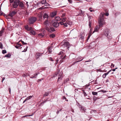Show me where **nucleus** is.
Here are the masks:
<instances>
[{
  "label": "nucleus",
  "instance_id": "obj_59",
  "mask_svg": "<svg viewBox=\"0 0 121 121\" xmlns=\"http://www.w3.org/2000/svg\"><path fill=\"white\" fill-rule=\"evenodd\" d=\"M105 15L106 16H108L109 15V14L108 13H105Z\"/></svg>",
  "mask_w": 121,
  "mask_h": 121
},
{
  "label": "nucleus",
  "instance_id": "obj_44",
  "mask_svg": "<svg viewBox=\"0 0 121 121\" xmlns=\"http://www.w3.org/2000/svg\"><path fill=\"white\" fill-rule=\"evenodd\" d=\"M32 97V96H29V97H27L26 99H27V100L29 99H30Z\"/></svg>",
  "mask_w": 121,
  "mask_h": 121
},
{
  "label": "nucleus",
  "instance_id": "obj_6",
  "mask_svg": "<svg viewBox=\"0 0 121 121\" xmlns=\"http://www.w3.org/2000/svg\"><path fill=\"white\" fill-rule=\"evenodd\" d=\"M66 18L65 17H62L61 18V21H60V24L61 25H64V26L65 27H66L67 26V24L66 23L65 21Z\"/></svg>",
  "mask_w": 121,
  "mask_h": 121
},
{
  "label": "nucleus",
  "instance_id": "obj_30",
  "mask_svg": "<svg viewBox=\"0 0 121 121\" xmlns=\"http://www.w3.org/2000/svg\"><path fill=\"white\" fill-rule=\"evenodd\" d=\"M38 17H39V19L40 20H41L42 19V16L41 14L39 15H38Z\"/></svg>",
  "mask_w": 121,
  "mask_h": 121
},
{
  "label": "nucleus",
  "instance_id": "obj_49",
  "mask_svg": "<svg viewBox=\"0 0 121 121\" xmlns=\"http://www.w3.org/2000/svg\"><path fill=\"white\" fill-rule=\"evenodd\" d=\"M22 43L23 45L26 44L27 43H24L23 41H22Z\"/></svg>",
  "mask_w": 121,
  "mask_h": 121
},
{
  "label": "nucleus",
  "instance_id": "obj_36",
  "mask_svg": "<svg viewBox=\"0 0 121 121\" xmlns=\"http://www.w3.org/2000/svg\"><path fill=\"white\" fill-rule=\"evenodd\" d=\"M2 52L3 54H4L7 53V52L5 50H3L2 51Z\"/></svg>",
  "mask_w": 121,
  "mask_h": 121
},
{
  "label": "nucleus",
  "instance_id": "obj_56",
  "mask_svg": "<svg viewBox=\"0 0 121 121\" xmlns=\"http://www.w3.org/2000/svg\"><path fill=\"white\" fill-rule=\"evenodd\" d=\"M68 1L70 2V3H72V1L71 0H68Z\"/></svg>",
  "mask_w": 121,
  "mask_h": 121
},
{
  "label": "nucleus",
  "instance_id": "obj_19",
  "mask_svg": "<svg viewBox=\"0 0 121 121\" xmlns=\"http://www.w3.org/2000/svg\"><path fill=\"white\" fill-rule=\"evenodd\" d=\"M46 2V0H42L39 2L38 3V4H44Z\"/></svg>",
  "mask_w": 121,
  "mask_h": 121
},
{
  "label": "nucleus",
  "instance_id": "obj_29",
  "mask_svg": "<svg viewBox=\"0 0 121 121\" xmlns=\"http://www.w3.org/2000/svg\"><path fill=\"white\" fill-rule=\"evenodd\" d=\"M64 50H62L61 51H60V53L59 55H63V54L64 53ZM61 58L62 57V56L61 55Z\"/></svg>",
  "mask_w": 121,
  "mask_h": 121
},
{
  "label": "nucleus",
  "instance_id": "obj_51",
  "mask_svg": "<svg viewBox=\"0 0 121 121\" xmlns=\"http://www.w3.org/2000/svg\"><path fill=\"white\" fill-rule=\"evenodd\" d=\"M22 76L23 77H26L27 76L25 74H23L22 75Z\"/></svg>",
  "mask_w": 121,
  "mask_h": 121
},
{
  "label": "nucleus",
  "instance_id": "obj_16",
  "mask_svg": "<svg viewBox=\"0 0 121 121\" xmlns=\"http://www.w3.org/2000/svg\"><path fill=\"white\" fill-rule=\"evenodd\" d=\"M80 110L82 112H85V111L86 110V109L84 107H83L81 105H80Z\"/></svg>",
  "mask_w": 121,
  "mask_h": 121
},
{
  "label": "nucleus",
  "instance_id": "obj_52",
  "mask_svg": "<svg viewBox=\"0 0 121 121\" xmlns=\"http://www.w3.org/2000/svg\"><path fill=\"white\" fill-rule=\"evenodd\" d=\"M114 65L113 64V63H112L111 64V67H113L114 66Z\"/></svg>",
  "mask_w": 121,
  "mask_h": 121
},
{
  "label": "nucleus",
  "instance_id": "obj_5",
  "mask_svg": "<svg viewBox=\"0 0 121 121\" xmlns=\"http://www.w3.org/2000/svg\"><path fill=\"white\" fill-rule=\"evenodd\" d=\"M37 18L34 17H32L29 19V22L30 24H32L34 23L37 20Z\"/></svg>",
  "mask_w": 121,
  "mask_h": 121
},
{
  "label": "nucleus",
  "instance_id": "obj_13",
  "mask_svg": "<svg viewBox=\"0 0 121 121\" xmlns=\"http://www.w3.org/2000/svg\"><path fill=\"white\" fill-rule=\"evenodd\" d=\"M5 29L4 28H2L1 30L0 31V37L2 36L4 33Z\"/></svg>",
  "mask_w": 121,
  "mask_h": 121
},
{
  "label": "nucleus",
  "instance_id": "obj_33",
  "mask_svg": "<svg viewBox=\"0 0 121 121\" xmlns=\"http://www.w3.org/2000/svg\"><path fill=\"white\" fill-rule=\"evenodd\" d=\"M88 35V36L87 38V41L89 39L90 36L91 35V33H89Z\"/></svg>",
  "mask_w": 121,
  "mask_h": 121
},
{
  "label": "nucleus",
  "instance_id": "obj_7",
  "mask_svg": "<svg viewBox=\"0 0 121 121\" xmlns=\"http://www.w3.org/2000/svg\"><path fill=\"white\" fill-rule=\"evenodd\" d=\"M19 0H14L13 3V8H17L19 5Z\"/></svg>",
  "mask_w": 121,
  "mask_h": 121
},
{
  "label": "nucleus",
  "instance_id": "obj_8",
  "mask_svg": "<svg viewBox=\"0 0 121 121\" xmlns=\"http://www.w3.org/2000/svg\"><path fill=\"white\" fill-rule=\"evenodd\" d=\"M52 25L55 28H57L59 24V23H58L57 21L52 20Z\"/></svg>",
  "mask_w": 121,
  "mask_h": 121
},
{
  "label": "nucleus",
  "instance_id": "obj_27",
  "mask_svg": "<svg viewBox=\"0 0 121 121\" xmlns=\"http://www.w3.org/2000/svg\"><path fill=\"white\" fill-rule=\"evenodd\" d=\"M21 46V44L20 43L18 44L17 45L15 46V47L17 49L19 48Z\"/></svg>",
  "mask_w": 121,
  "mask_h": 121
},
{
  "label": "nucleus",
  "instance_id": "obj_34",
  "mask_svg": "<svg viewBox=\"0 0 121 121\" xmlns=\"http://www.w3.org/2000/svg\"><path fill=\"white\" fill-rule=\"evenodd\" d=\"M83 94H84L85 97H86V96L87 95V94L85 91L84 90H83Z\"/></svg>",
  "mask_w": 121,
  "mask_h": 121
},
{
  "label": "nucleus",
  "instance_id": "obj_32",
  "mask_svg": "<svg viewBox=\"0 0 121 121\" xmlns=\"http://www.w3.org/2000/svg\"><path fill=\"white\" fill-rule=\"evenodd\" d=\"M49 94V93L45 92V94L43 95V96H47Z\"/></svg>",
  "mask_w": 121,
  "mask_h": 121
},
{
  "label": "nucleus",
  "instance_id": "obj_4",
  "mask_svg": "<svg viewBox=\"0 0 121 121\" xmlns=\"http://www.w3.org/2000/svg\"><path fill=\"white\" fill-rule=\"evenodd\" d=\"M61 44L62 47H66L67 48H69V43L68 42L65 41V40H64L61 42Z\"/></svg>",
  "mask_w": 121,
  "mask_h": 121
},
{
  "label": "nucleus",
  "instance_id": "obj_14",
  "mask_svg": "<svg viewBox=\"0 0 121 121\" xmlns=\"http://www.w3.org/2000/svg\"><path fill=\"white\" fill-rule=\"evenodd\" d=\"M29 33L31 35H35V31L33 30H31L29 31Z\"/></svg>",
  "mask_w": 121,
  "mask_h": 121
},
{
  "label": "nucleus",
  "instance_id": "obj_46",
  "mask_svg": "<svg viewBox=\"0 0 121 121\" xmlns=\"http://www.w3.org/2000/svg\"><path fill=\"white\" fill-rule=\"evenodd\" d=\"M65 15L66 14L65 13H62L61 16L62 17H63L65 16Z\"/></svg>",
  "mask_w": 121,
  "mask_h": 121
},
{
  "label": "nucleus",
  "instance_id": "obj_42",
  "mask_svg": "<svg viewBox=\"0 0 121 121\" xmlns=\"http://www.w3.org/2000/svg\"><path fill=\"white\" fill-rule=\"evenodd\" d=\"M39 74V72H38L36 73H35L34 75V76L36 77V76H37V75L38 74Z\"/></svg>",
  "mask_w": 121,
  "mask_h": 121
},
{
  "label": "nucleus",
  "instance_id": "obj_55",
  "mask_svg": "<svg viewBox=\"0 0 121 121\" xmlns=\"http://www.w3.org/2000/svg\"><path fill=\"white\" fill-rule=\"evenodd\" d=\"M91 61V60L90 59L88 60L87 61H85V62L86 63V62H90V61Z\"/></svg>",
  "mask_w": 121,
  "mask_h": 121
},
{
  "label": "nucleus",
  "instance_id": "obj_15",
  "mask_svg": "<svg viewBox=\"0 0 121 121\" xmlns=\"http://www.w3.org/2000/svg\"><path fill=\"white\" fill-rule=\"evenodd\" d=\"M84 35L82 33H81L80 35L79 36L80 38L82 40H83L84 38Z\"/></svg>",
  "mask_w": 121,
  "mask_h": 121
},
{
  "label": "nucleus",
  "instance_id": "obj_20",
  "mask_svg": "<svg viewBox=\"0 0 121 121\" xmlns=\"http://www.w3.org/2000/svg\"><path fill=\"white\" fill-rule=\"evenodd\" d=\"M52 48L51 47H48V51L49 54L51 53L52 52Z\"/></svg>",
  "mask_w": 121,
  "mask_h": 121
},
{
  "label": "nucleus",
  "instance_id": "obj_3",
  "mask_svg": "<svg viewBox=\"0 0 121 121\" xmlns=\"http://www.w3.org/2000/svg\"><path fill=\"white\" fill-rule=\"evenodd\" d=\"M104 33L105 36L109 39L112 38V36L110 33V30L107 28H106L104 31Z\"/></svg>",
  "mask_w": 121,
  "mask_h": 121
},
{
  "label": "nucleus",
  "instance_id": "obj_24",
  "mask_svg": "<svg viewBox=\"0 0 121 121\" xmlns=\"http://www.w3.org/2000/svg\"><path fill=\"white\" fill-rule=\"evenodd\" d=\"M60 18L59 17H55V20H56L57 22L58 21H60Z\"/></svg>",
  "mask_w": 121,
  "mask_h": 121
},
{
  "label": "nucleus",
  "instance_id": "obj_18",
  "mask_svg": "<svg viewBox=\"0 0 121 121\" xmlns=\"http://www.w3.org/2000/svg\"><path fill=\"white\" fill-rule=\"evenodd\" d=\"M62 73H61L59 74L58 78V81H60V80L62 79L61 77L62 76Z\"/></svg>",
  "mask_w": 121,
  "mask_h": 121
},
{
  "label": "nucleus",
  "instance_id": "obj_43",
  "mask_svg": "<svg viewBox=\"0 0 121 121\" xmlns=\"http://www.w3.org/2000/svg\"><path fill=\"white\" fill-rule=\"evenodd\" d=\"M28 48V47L27 46L26 47V48H25L24 50L22 51V52H25L27 51V48Z\"/></svg>",
  "mask_w": 121,
  "mask_h": 121
},
{
  "label": "nucleus",
  "instance_id": "obj_17",
  "mask_svg": "<svg viewBox=\"0 0 121 121\" xmlns=\"http://www.w3.org/2000/svg\"><path fill=\"white\" fill-rule=\"evenodd\" d=\"M56 14V12H54L50 14V16L52 17H53L55 16Z\"/></svg>",
  "mask_w": 121,
  "mask_h": 121
},
{
  "label": "nucleus",
  "instance_id": "obj_31",
  "mask_svg": "<svg viewBox=\"0 0 121 121\" xmlns=\"http://www.w3.org/2000/svg\"><path fill=\"white\" fill-rule=\"evenodd\" d=\"M55 34H52L50 35L49 36L51 38H53L55 37Z\"/></svg>",
  "mask_w": 121,
  "mask_h": 121
},
{
  "label": "nucleus",
  "instance_id": "obj_22",
  "mask_svg": "<svg viewBox=\"0 0 121 121\" xmlns=\"http://www.w3.org/2000/svg\"><path fill=\"white\" fill-rule=\"evenodd\" d=\"M88 18L89 19V27L90 28L91 26V24L92 23L91 21H90V17H88Z\"/></svg>",
  "mask_w": 121,
  "mask_h": 121
},
{
  "label": "nucleus",
  "instance_id": "obj_2",
  "mask_svg": "<svg viewBox=\"0 0 121 121\" xmlns=\"http://www.w3.org/2000/svg\"><path fill=\"white\" fill-rule=\"evenodd\" d=\"M104 15L101 14L100 15L99 20V27L103 26L105 24V22L104 19Z\"/></svg>",
  "mask_w": 121,
  "mask_h": 121
},
{
  "label": "nucleus",
  "instance_id": "obj_64",
  "mask_svg": "<svg viewBox=\"0 0 121 121\" xmlns=\"http://www.w3.org/2000/svg\"><path fill=\"white\" fill-rule=\"evenodd\" d=\"M3 13L2 12H0V15H3Z\"/></svg>",
  "mask_w": 121,
  "mask_h": 121
},
{
  "label": "nucleus",
  "instance_id": "obj_11",
  "mask_svg": "<svg viewBox=\"0 0 121 121\" xmlns=\"http://www.w3.org/2000/svg\"><path fill=\"white\" fill-rule=\"evenodd\" d=\"M19 5L22 9H23L25 7V5L23 3L19 0Z\"/></svg>",
  "mask_w": 121,
  "mask_h": 121
},
{
  "label": "nucleus",
  "instance_id": "obj_47",
  "mask_svg": "<svg viewBox=\"0 0 121 121\" xmlns=\"http://www.w3.org/2000/svg\"><path fill=\"white\" fill-rule=\"evenodd\" d=\"M100 92H103L105 93L106 92V91L104 90H101L100 91H99Z\"/></svg>",
  "mask_w": 121,
  "mask_h": 121
},
{
  "label": "nucleus",
  "instance_id": "obj_38",
  "mask_svg": "<svg viewBox=\"0 0 121 121\" xmlns=\"http://www.w3.org/2000/svg\"><path fill=\"white\" fill-rule=\"evenodd\" d=\"M3 45L0 42V48L1 49H3Z\"/></svg>",
  "mask_w": 121,
  "mask_h": 121
},
{
  "label": "nucleus",
  "instance_id": "obj_53",
  "mask_svg": "<svg viewBox=\"0 0 121 121\" xmlns=\"http://www.w3.org/2000/svg\"><path fill=\"white\" fill-rule=\"evenodd\" d=\"M82 60H83V59H82V60H79V61H77L75 62H74V64H75V63H78V62H79L81 61Z\"/></svg>",
  "mask_w": 121,
  "mask_h": 121
},
{
  "label": "nucleus",
  "instance_id": "obj_61",
  "mask_svg": "<svg viewBox=\"0 0 121 121\" xmlns=\"http://www.w3.org/2000/svg\"><path fill=\"white\" fill-rule=\"evenodd\" d=\"M116 69H112L110 70V71L111 70H112L113 71H114Z\"/></svg>",
  "mask_w": 121,
  "mask_h": 121
},
{
  "label": "nucleus",
  "instance_id": "obj_40",
  "mask_svg": "<svg viewBox=\"0 0 121 121\" xmlns=\"http://www.w3.org/2000/svg\"><path fill=\"white\" fill-rule=\"evenodd\" d=\"M44 5L45 6H49V4L47 3H46L45 2L44 4Z\"/></svg>",
  "mask_w": 121,
  "mask_h": 121
},
{
  "label": "nucleus",
  "instance_id": "obj_63",
  "mask_svg": "<svg viewBox=\"0 0 121 121\" xmlns=\"http://www.w3.org/2000/svg\"><path fill=\"white\" fill-rule=\"evenodd\" d=\"M47 101V100H45L43 101V102H42L41 104H42V103H43V104H44V103H45Z\"/></svg>",
  "mask_w": 121,
  "mask_h": 121
},
{
  "label": "nucleus",
  "instance_id": "obj_45",
  "mask_svg": "<svg viewBox=\"0 0 121 121\" xmlns=\"http://www.w3.org/2000/svg\"><path fill=\"white\" fill-rule=\"evenodd\" d=\"M40 8L41 9H47V7H44L43 6L42 7Z\"/></svg>",
  "mask_w": 121,
  "mask_h": 121
},
{
  "label": "nucleus",
  "instance_id": "obj_58",
  "mask_svg": "<svg viewBox=\"0 0 121 121\" xmlns=\"http://www.w3.org/2000/svg\"><path fill=\"white\" fill-rule=\"evenodd\" d=\"M28 27H28V26H26L25 27V29H26V30H28Z\"/></svg>",
  "mask_w": 121,
  "mask_h": 121
},
{
  "label": "nucleus",
  "instance_id": "obj_23",
  "mask_svg": "<svg viewBox=\"0 0 121 121\" xmlns=\"http://www.w3.org/2000/svg\"><path fill=\"white\" fill-rule=\"evenodd\" d=\"M60 71V70L59 69L57 70V71L54 75H53V77H55L57 76V75L59 74Z\"/></svg>",
  "mask_w": 121,
  "mask_h": 121
},
{
  "label": "nucleus",
  "instance_id": "obj_54",
  "mask_svg": "<svg viewBox=\"0 0 121 121\" xmlns=\"http://www.w3.org/2000/svg\"><path fill=\"white\" fill-rule=\"evenodd\" d=\"M13 0H10V2L11 3L13 2Z\"/></svg>",
  "mask_w": 121,
  "mask_h": 121
},
{
  "label": "nucleus",
  "instance_id": "obj_57",
  "mask_svg": "<svg viewBox=\"0 0 121 121\" xmlns=\"http://www.w3.org/2000/svg\"><path fill=\"white\" fill-rule=\"evenodd\" d=\"M43 79L42 78L41 79H38V82H39V81H41L42 80H43Z\"/></svg>",
  "mask_w": 121,
  "mask_h": 121
},
{
  "label": "nucleus",
  "instance_id": "obj_25",
  "mask_svg": "<svg viewBox=\"0 0 121 121\" xmlns=\"http://www.w3.org/2000/svg\"><path fill=\"white\" fill-rule=\"evenodd\" d=\"M98 31V26H96L95 27L94 30L93 31V33L95 32H97Z\"/></svg>",
  "mask_w": 121,
  "mask_h": 121
},
{
  "label": "nucleus",
  "instance_id": "obj_62",
  "mask_svg": "<svg viewBox=\"0 0 121 121\" xmlns=\"http://www.w3.org/2000/svg\"><path fill=\"white\" fill-rule=\"evenodd\" d=\"M25 13V15H28V13L27 12H26V13Z\"/></svg>",
  "mask_w": 121,
  "mask_h": 121
},
{
  "label": "nucleus",
  "instance_id": "obj_12",
  "mask_svg": "<svg viewBox=\"0 0 121 121\" xmlns=\"http://www.w3.org/2000/svg\"><path fill=\"white\" fill-rule=\"evenodd\" d=\"M45 33V31L44 30L43 31L42 33L38 34V35L39 37H42L44 35Z\"/></svg>",
  "mask_w": 121,
  "mask_h": 121
},
{
  "label": "nucleus",
  "instance_id": "obj_35",
  "mask_svg": "<svg viewBox=\"0 0 121 121\" xmlns=\"http://www.w3.org/2000/svg\"><path fill=\"white\" fill-rule=\"evenodd\" d=\"M92 93L93 95H95L97 94V92H92Z\"/></svg>",
  "mask_w": 121,
  "mask_h": 121
},
{
  "label": "nucleus",
  "instance_id": "obj_9",
  "mask_svg": "<svg viewBox=\"0 0 121 121\" xmlns=\"http://www.w3.org/2000/svg\"><path fill=\"white\" fill-rule=\"evenodd\" d=\"M43 53L44 52H43V53H40L39 52H36L35 55L36 59L37 60H38L41 56L42 55Z\"/></svg>",
  "mask_w": 121,
  "mask_h": 121
},
{
  "label": "nucleus",
  "instance_id": "obj_1",
  "mask_svg": "<svg viewBox=\"0 0 121 121\" xmlns=\"http://www.w3.org/2000/svg\"><path fill=\"white\" fill-rule=\"evenodd\" d=\"M43 18L44 19L46 18L44 22V26L46 30L49 32H53L55 31V29L50 26V22L47 19L48 17V15L46 13L44 14Z\"/></svg>",
  "mask_w": 121,
  "mask_h": 121
},
{
  "label": "nucleus",
  "instance_id": "obj_10",
  "mask_svg": "<svg viewBox=\"0 0 121 121\" xmlns=\"http://www.w3.org/2000/svg\"><path fill=\"white\" fill-rule=\"evenodd\" d=\"M16 12L15 11L10 12L9 14V16L12 17L16 14Z\"/></svg>",
  "mask_w": 121,
  "mask_h": 121
},
{
  "label": "nucleus",
  "instance_id": "obj_39",
  "mask_svg": "<svg viewBox=\"0 0 121 121\" xmlns=\"http://www.w3.org/2000/svg\"><path fill=\"white\" fill-rule=\"evenodd\" d=\"M32 28L31 27H29L28 28V31H30L31 30H32Z\"/></svg>",
  "mask_w": 121,
  "mask_h": 121
},
{
  "label": "nucleus",
  "instance_id": "obj_50",
  "mask_svg": "<svg viewBox=\"0 0 121 121\" xmlns=\"http://www.w3.org/2000/svg\"><path fill=\"white\" fill-rule=\"evenodd\" d=\"M34 115V114H32V115H26V117H29V116H33Z\"/></svg>",
  "mask_w": 121,
  "mask_h": 121
},
{
  "label": "nucleus",
  "instance_id": "obj_60",
  "mask_svg": "<svg viewBox=\"0 0 121 121\" xmlns=\"http://www.w3.org/2000/svg\"><path fill=\"white\" fill-rule=\"evenodd\" d=\"M5 79V78L4 77H3V78L2 79L1 81V82H3V81Z\"/></svg>",
  "mask_w": 121,
  "mask_h": 121
},
{
  "label": "nucleus",
  "instance_id": "obj_26",
  "mask_svg": "<svg viewBox=\"0 0 121 121\" xmlns=\"http://www.w3.org/2000/svg\"><path fill=\"white\" fill-rule=\"evenodd\" d=\"M11 55L10 53H8V54H7L4 56V57H6L7 58H10L11 56Z\"/></svg>",
  "mask_w": 121,
  "mask_h": 121
},
{
  "label": "nucleus",
  "instance_id": "obj_37",
  "mask_svg": "<svg viewBox=\"0 0 121 121\" xmlns=\"http://www.w3.org/2000/svg\"><path fill=\"white\" fill-rule=\"evenodd\" d=\"M66 23L67 24V25L68 24L69 25H71V23L69 22L68 21H67L66 22Z\"/></svg>",
  "mask_w": 121,
  "mask_h": 121
},
{
  "label": "nucleus",
  "instance_id": "obj_48",
  "mask_svg": "<svg viewBox=\"0 0 121 121\" xmlns=\"http://www.w3.org/2000/svg\"><path fill=\"white\" fill-rule=\"evenodd\" d=\"M30 77V78H36V77H34V76H31Z\"/></svg>",
  "mask_w": 121,
  "mask_h": 121
},
{
  "label": "nucleus",
  "instance_id": "obj_21",
  "mask_svg": "<svg viewBox=\"0 0 121 121\" xmlns=\"http://www.w3.org/2000/svg\"><path fill=\"white\" fill-rule=\"evenodd\" d=\"M110 72V70L108 71V72L102 75V77L103 78H105L106 77V76L107 75H108L109 73Z\"/></svg>",
  "mask_w": 121,
  "mask_h": 121
},
{
  "label": "nucleus",
  "instance_id": "obj_28",
  "mask_svg": "<svg viewBox=\"0 0 121 121\" xmlns=\"http://www.w3.org/2000/svg\"><path fill=\"white\" fill-rule=\"evenodd\" d=\"M66 56L65 55L63 58H62V59L60 60V62H61V63L64 61V59L65 58Z\"/></svg>",
  "mask_w": 121,
  "mask_h": 121
},
{
  "label": "nucleus",
  "instance_id": "obj_41",
  "mask_svg": "<svg viewBox=\"0 0 121 121\" xmlns=\"http://www.w3.org/2000/svg\"><path fill=\"white\" fill-rule=\"evenodd\" d=\"M48 59L50 61H53L54 60L52 59V58L51 57H49L48 58Z\"/></svg>",
  "mask_w": 121,
  "mask_h": 121
}]
</instances>
